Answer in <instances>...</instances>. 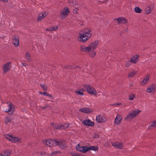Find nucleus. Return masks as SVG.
Masks as SVG:
<instances>
[{
  "instance_id": "obj_12",
  "label": "nucleus",
  "mask_w": 156,
  "mask_h": 156,
  "mask_svg": "<svg viewBox=\"0 0 156 156\" xmlns=\"http://www.w3.org/2000/svg\"><path fill=\"white\" fill-rule=\"evenodd\" d=\"M156 90V84H152L149 86L147 90V91L148 93H152Z\"/></svg>"
},
{
  "instance_id": "obj_41",
  "label": "nucleus",
  "mask_w": 156,
  "mask_h": 156,
  "mask_svg": "<svg viewBox=\"0 0 156 156\" xmlns=\"http://www.w3.org/2000/svg\"><path fill=\"white\" fill-rule=\"evenodd\" d=\"M44 96H47L49 97H51V95L50 94L46 92H44Z\"/></svg>"
},
{
  "instance_id": "obj_22",
  "label": "nucleus",
  "mask_w": 156,
  "mask_h": 156,
  "mask_svg": "<svg viewBox=\"0 0 156 156\" xmlns=\"http://www.w3.org/2000/svg\"><path fill=\"white\" fill-rule=\"evenodd\" d=\"M57 142L58 144H56L55 145L58 146L61 149H65L66 147V145L63 142L57 141Z\"/></svg>"
},
{
  "instance_id": "obj_3",
  "label": "nucleus",
  "mask_w": 156,
  "mask_h": 156,
  "mask_svg": "<svg viewBox=\"0 0 156 156\" xmlns=\"http://www.w3.org/2000/svg\"><path fill=\"white\" fill-rule=\"evenodd\" d=\"M140 111L139 110H133L132 111L129 112L128 114L125 117V119L126 120H130L133 119L137 115Z\"/></svg>"
},
{
  "instance_id": "obj_52",
  "label": "nucleus",
  "mask_w": 156,
  "mask_h": 156,
  "mask_svg": "<svg viewBox=\"0 0 156 156\" xmlns=\"http://www.w3.org/2000/svg\"><path fill=\"white\" fill-rule=\"evenodd\" d=\"M40 93L41 94H42L43 95H44V92H40Z\"/></svg>"
},
{
  "instance_id": "obj_24",
  "label": "nucleus",
  "mask_w": 156,
  "mask_h": 156,
  "mask_svg": "<svg viewBox=\"0 0 156 156\" xmlns=\"http://www.w3.org/2000/svg\"><path fill=\"white\" fill-rule=\"evenodd\" d=\"M11 153L10 150L5 151L3 153L0 154V156H9Z\"/></svg>"
},
{
  "instance_id": "obj_23",
  "label": "nucleus",
  "mask_w": 156,
  "mask_h": 156,
  "mask_svg": "<svg viewBox=\"0 0 156 156\" xmlns=\"http://www.w3.org/2000/svg\"><path fill=\"white\" fill-rule=\"evenodd\" d=\"M80 50L82 51L86 52H89L90 51L89 46L87 47L85 45L81 46L80 47Z\"/></svg>"
},
{
  "instance_id": "obj_5",
  "label": "nucleus",
  "mask_w": 156,
  "mask_h": 156,
  "mask_svg": "<svg viewBox=\"0 0 156 156\" xmlns=\"http://www.w3.org/2000/svg\"><path fill=\"white\" fill-rule=\"evenodd\" d=\"M8 108L4 110L6 112H8L10 115H12L15 111V107L14 105L12 103L8 104L7 106Z\"/></svg>"
},
{
  "instance_id": "obj_39",
  "label": "nucleus",
  "mask_w": 156,
  "mask_h": 156,
  "mask_svg": "<svg viewBox=\"0 0 156 156\" xmlns=\"http://www.w3.org/2000/svg\"><path fill=\"white\" fill-rule=\"evenodd\" d=\"M96 55V52L95 51H94L91 53L90 54V56L91 57H94Z\"/></svg>"
},
{
  "instance_id": "obj_45",
  "label": "nucleus",
  "mask_w": 156,
  "mask_h": 156,
  "mask_svg": "<svg viewBox=\"0 0 156 156\" xmlns=\"http://www.w3.org/2000/svg\"><path fill=\"white\" fill-rule=\"evenodd\" d=\"M78 9L77 8H75V9L73 10V12L75 13H77V10Z\"/></svg>"
},
{
  "instance_id": "obj_43",
  "label": "nucleus",
  "mask_w": 156,
  "mask_h": 156,
  "mask_svg": "<svg viewBox=\"0 0 156 156\" xmlns=\"http://www.w3.org/2000/svg\"><path fill=\"white\" fill-rule=\"evenodd\" d=\"M99 137V135L98 134H94V138H97Z\"/></svg>"
},
{
  "instance_id": "obj_6",
  "label": "nucleus",
  "mask_w": 156,
  "mask_h": 156,
  "mask_svg": "<svg viewBox=\"0 0 156 156\" xmlns=\"http://www.w3.org/2000/svg\"><path fill=\"white\" fill-rule=\"evenodd\" d=\"M69 125V124L67 123L61 125H57L54 123H52L51 124L52 126L56 129H65L67 128Z\"/></svg>"
},
{
  "instance_id": "obj_21",
  "label": "nucleus",
  "mask_w": 156,
  "mask_h": 156,
  "mask_svg": "<svg viewBox=\"0 0 156 156\" xmlns=\"http://www.w3.org/2000/svg\"><path fill=\"white\" fill-rule=\"evenodd\" d=\"M138 55H135L131 58L130 61L133 63H135L138 61Z\"/></svg>"
},
{
  "instance_id": "obj_28",
  "label": "nucleus",
  "mask_w": 156,
  "mask_h": 156,
  "mask_svg": "<svg viewBox=\"0 0 156 156\" xmlns=\"http://www.w3.org/2000/svg\"><path fill=\"white\" fill-rule=\"evenodd\" d=\"M136 73L137 71L136 70H133L129 73L128 75V77L129 78L132 77Z\"/></svg>"
},
{
  "instance_id": "obj_51",
  "label": "nucleus",
  "mask_w": 156,
  "mask_h": 156,
  "mask_svg": "<svg viewBox=\"0 0 156 156\" xmlns=\"http://www.w3.org/2000/svg\"><path fill=\"white\" fill-rule=\"evenodd\" d=\"M125 31L126 32H127L128 31V29L127 28L125 29Z\"/></svg>"
},
{
  "instance_id": "obj_30",
  "label": "nucleus",
  "mask_w": 156,
  "mask_h": 156,
  "mask_svg": "<svg viewBox=\"0 0 156 156\" xmlns=\"http://www.w3.org/2000/svg\"><path fill=\"white\" fill-rule=\"evenodd\" d=\"M83 88H81L80 89H79L78 90L76 91L75 92L76 94H78L80 95H83Z\"/></svg>"
},
{
  "instance_id": "obj_17",
  "label": "nucleus",
  "mask_w": 156,
  "mask_h": 156,
  "mask_svg": "<svg viewBox=\"0 0 156 156\" xmlns=\"http://www.w3.org/2000/svg\"><path fill=\"white\" fill-rule=\"evenodd\" d=\"M122 119V117L121 115H118L115 119V123L118 125L121 122Z\"/></svg>"
},
{
  "instance_id": "obj_2",
  "label": "nucleus",
  "mask_w": 156,
  "mask_h": 156,
  "mask_svg": "<svg viewBox=\"0 0 156 156\" xmlns=\"http://www.w3.org/2000/svg\"><path fill=\"white\" fill-rule=\"evenodd\" d=\"M4 137L6 139L14 143H20L22 142L20 138L18 137L10 135H5Z\"/></svg>"
},
{
  "instance_id": "obj_44",
  "label": "nucleus",
  "mask_w": 156,
  "mask_h": 156,
  "mask_svg": "<svg viewBox=\"0 0 156 156\" xmlns=\"http://www.w3.org/2000/svg\"><path fill=\"white\" fill-rule=\"evenodd\" d=\"M41 154L43 155L44 156H47L48 155V154H47L44 152H43L41 153Z\"/></svg>"
},
{
  "instance_id": "obj_11",
  "label": "nucleus",
  "mask_w": 156,
  "mask_h": 156,
  "mask_svg": "<svg viewBox=\"0 0 156 156\" xmlns=\"http://www.w3.org/2000/svg\"><path fill=\"white\" fill-rule=\"evenodd\" d=\"M98 41H95L94 42L91 43L89 46L90 51H93L96 48L98 45Z\"/></svg>"
},
{
  "instance_id": "obj_50",
  "label": "nucleus",
  "mask_w": 156,
  "mask_h": 156,
  "mask_svg": "<svg viewBox=\"0 0 156 156\" xmlns=\"http://www.w3.org/2000/svg\"><path fill=\"white\" fill-rule=\"evenodd\" d=\"M2 2H7L8 1V0H0Z\"/></svg>"
},
{
  "instance_id": "obj_16",
  "label": "nucleus",
  "mask_w": 156,
  "mask_h": 156,
  "mask_svg": "<svg viewBox=\"0 0 156 156\" xmlns=\"http://www.w3.org/2000/svg\"><path fill=\"white\" fill-rule=\"evenodd\" d=\"M83 123L85 126H92L94 125V123L90 120H85L83 122Z\"/></svg>"
},
{
  "instance_id": "obj_1",
  "label": "nucleus",
  "mask_w": 156,
  "mask_h": 156,
  "mask_svg": "<svg viewBox=\"0 0 156 156\" xmlns=\"http://www.w3.org/2000/svg\"><path fill=\"white\" fill-rule=\"evenodd\" d=\"M92 32L89 28L83 30L79 34V38L80 41L83 42H85L87 41L91 36Z\"/></svg>"
},
{
  "instance_id": "obj_15",
  "label": "nucleus",
  "mask_w": 156,
  "mask_h": 156,
  "mask_svg": "<svg viewBox=\"0 0 156 156\" xmlns=\"http://www.w3.org/2000/svg\"><path fill=\"white\" fill-rule=\"evenodd\" d=\"M48 15V13L46 12H44L42 13H40L38 15V16L37 18L38 21L41 20L44 18L46 16Z\"/></svg>"
},
{
  "instance_id": "obj_10",
  "label": "nucleus",
  "mask_w": 156,
  "mask_h": 156,
  "mask_svg": "<svg viewBox=\"0 0 156 156\" xmlns=\"http://www.w3.org/2000/svg\"><path fill=\"white\" fill-rule=\"evenodd\" d=\"M76 148L77 151L83 153H85L89 151V147L86 146L80 147L79 144L76 146Z\"/></svg>"
},
{
  "instance_id": "obj_49",
  "label": "nucleus",
  "mask_w": 156,
  "mask_h": 156,
  "mask_svg": "<svg viewBox=\"0 0 156 156\" xmlns=\"http://www.w3.org/2000/svg\"><path fill=\"white\" fill-rule=\"evenodd\" d=\"M22 65H23V66H27V64L25 63H22Z\"/></svg>"
},
{
  "instance_id": "obj_18",
  "label": "nucleus",
  "mask_w": 156,
  "mask_h": 156,
  "mask_svg": "<svg viewBox=\"0 0 156 156\" xmlns=\"http://www.w3.org/2000/svg\"><path fill=\"white\" fill-rule=\"evenodd\" d=\"M13 42L16 47H18L19 46V38L18 36L16 35L14 36L13 41Z\"/></svg>"
},
{
  "instance_id": "obj_19",
  "label": "nucleus",
  "mask_w": 156,
  "mask_h": 156,
  "mask_svg": "<svg viewBox=\"0 0 156 156\" xmlns=\"http://www.w3.org/2000/svg\"><path fill=\"white\" fill-rule=\"evenodd\" d=\"M80 112H82L85 113H87L91 112V110L88 108H84L79 109Z\"/></svg>"
},
{
  "instance_id": "obj_9",
  "label": "nucleus",
  "mask_w": 156,
  "mask_h": 156,
  "mask_svg": "<svg viewBox=\"0 0 156 156\" xmlns=\"http://www.w3.org/2000/svg\"><path fill=\"white\" fill-rule=\"evenodd\" d=\"M12 66V63L9 62L4 64L3 66V70L4 73H6L9 71Z\"/></svg>"
},
{
  "instance_id": "obj_53",
  "label": "nucleus",
  "mask_w": 156,
  "mask_h": 156,
  "mask_svg": "<svg viewBox=\"0 0 156 156\" xmlns=\"http://www.w3.org/2000/svg\"><path fill=\"white\" fill-rule=\"evenodd\" d=\"M106 1H108L109 0H105Z\"/></svg>"
},
{
  "instance_id": "obj_35",
  "label": "nucleus",
  "mask_w": 156,
  "mask_h": 156,
  "mask_svg": "<svg viewBox=\"0 0 156 156\" xmlns=\"http://www.w3.org/2000/svg\"><path fill=\"white\" fill-rule=\"evenodd\" d=\"M135 11L136 12L138 13H140L141 12V10L140 8L136 7L135 8Z\"/></svg>"
},
{
  "instance_id": "obj_47",
  "label": "nucleus",
  "mask_w": 156,
  "mask_h": 156,
  "mask_svg": "<svg viewBox=\"0 0 156 156\" xmlns=\"http://www.w3.org/2000/svg\"><path fill=\"white\" fill-rule=\"evenodd\" d=\"M70 67L69 66H67L65 67V69H69Z\"/></svg>"
},
{
  "instance_id": "obj_26",
  "label": "nucleus",
  "mask_w": 156,
  "mask_h": 156,
  "mask_svg": "<svg viewBox=\"0 0 156 156\" xmlns=\"http://www.w3.org/2000/svg\"><path fill=\"white\" fill-rule=\"evenodd\" d=\"M156 127V120L154 121L148 127V129H151L152 128Z\"/></svg>"
},
{
  "instance_id": "obj_25",
  "label": "nucleus",
  "mask_w": 156,
  "mask_h": 156,
  "mask_svg": "<svg viewBox=\"0 0 156 156\" xmlns=\"http://www.w3.org/2000/svg\"><path fill=\"white\" fill-rule=\"evenodd\" d=\"M98 150V147L97 146H92L89 147V151L92 150L94 151H96Z\"/></svg>"
},
{
  "instance_id": "obj_27",
  "label": "nucleus",
  "mask_w": 156,
  "mask_h": 156,
  "mask_svg": "<svg viewBox=\"0 0 156 156\" xmlns=\"http://www.w3.org/2000/svg\"><path fill=\"white\" fill-rule=\"evenodd\" d=\"M149 78V76L148 75H147L144 78V79L142 81V84H144L147 83Z\"/></svg>"
},
{
  "instance_id": "obj_40",
  "label": "nucleus",
  "mask_w": 156,
  "mask_h": 156,
  "mask_svg": "<svg viewBox=\"0 0 156 156\" xmlns=\"http://www.w3.org/2000/svg\"><path fill=\"white\" fill-rule=\"evenodd\" d=\"M58 153H59V151H53V152H52V153L51 154V155L52 156H55V155L56 154Z\"/></svg>"
},
{
  "instance_id": "obj_42",
  "label": "nucleus",
  "mask_w": 156,
  "mask_h": 156,
  "mask_svg": "<svg viewBox=\"0 0 156 156\" xmlns=\"http://www.w3.org/2000/svg\"><path fill=\"white\" fill-rule=\"evenodd\" d=\"M130 65V62H127L126 64V67L127 68L129 67Z\"/></svg>"
},
{
  "instance_id": "obj_55",
  "label": "nucleus",
  "mask_w": 156,
  "mask_h": 156,
  "mask_svg": "<svg viewBox=\"0 0 156 156\" xmlns=\"http://www.w3.org/2000/svg\"><path fill=\"white\" fill-rule=\"evenodd\" d=\"M45 108V107H44L43 108Z\"/></svg>"
},
{
  "instance_id": "obj_46",
  "label": "nucleus",
  "mask_w": 156,
  "mask_h": 156,
  "mask_svg": "<svg viewBox=\"0 0 156 156\" xmlns=\"http://www.w3.org/2000/svg\"><path fill=\"white\" fill-rule=\"evenodd\" d=\"M121 103H117L115 104H114V105L115 106H116L121 105Z\"/></svg>"
},
{
  "instance_id": "obj_7",
  "label": "nucleus",
  "mask_w": 156,
  "mask_h": 156,
  "mask_svg": "<svg viewBox=\"0 0 156 156\" xmlns=\"http://www.w3.org/2000/svg\"><path fill=\"white\" fill-rule=\"evenodd\" d=\"M43 143L50 147L55 146L56 144H58L57 141L51 139L46 140L43 141Z\"/></svg>"
},
{
  "instance_id": "obj_36",
  "label": "nucleus",
  "mask_w": 156,
  "mask_h": 156,
  "mask_svg": "<svg viewBox=\"0 0 156 156\" xmlns=\"http://www.w3.org/2000/svg\"><path fill=\"white\" fill-rule=\"evenodd\" d=\"M135 97V95L134 94H132L131 95H130L129 96V99L130 100L132 101L133 100L134 98Z\"/></svg>"
},
{
  "instance_id": "obj_31",
  "label": "nucleus",
  "mask_w": 156,
  "mask_h": 156,
  "mask_svg": "<svg viewBox=\"0 0 156 156\" xmlns=\"http://www.w3.org/2000/svg\"><path fill=\"white\" fill-rule=\"evenodd\" d=\"M30 57V53L29 52H27L25 55V58L27 61L30 62L31 61Z\"/></svg>"
},
{
  "instance_id": "obj_54",
  "label": "nucleus",
  "mask_w": 156,
  "mask_h": 156,
  "mask_svg": "<svg viewBox=\"0 0 156 156\" xmlns=\"http://www.w3.org/2000/svg\"><path fill=\"white\" fill-rule=\"evenodd\" d=\"M102 2L104 3V2Z\"/></svg>"
},
{
  "instance_id": "obj_13",
  "label": "nucleus",
  "mask_w": 156,
  "mask_h": 156,
  "mask_svg": "<svg viewBox=\"0 0 156 156\" xmlns=\"http://www.w3.org/2000/svg\"><path fill=\"white\" fill-rule=\"evenodd\" d=\"M112 145L115 148L122 149L123 146V144L121 142H116L112 143Z\"/></svg>"
},
{
  "instance_id": "obj_38",
  "label": "nucleus",
  "mask_w": 156,
  "mask_h": 156,
  "mask_svg": "<svg viewBox=\"0 0 156 156\" xmlns=\"http://www.w3.org/2000/svg\"><path fill=\"white\" fill-rule=\"evenodd\" d=\"M71 154L73 156H83L81 154H80L78 153H71Z\"/></svg>"
},
{
  "instance_id": "obj_32",
  "label": "nucleus",
  "mask_w": 156,
  "mask_h": 156,
  "mask_svg": "<svg viewBox=\"0 0 156 156\" xmlns=\"http://www.w3.org/2000/svg\"><path fill=\"white\" fill-rule=\"evenodd\" d=\"M11 119L10 117H6L5 118V124H8L9 123L11 122Z\"/></svg>"
},
{
  "instance_id": "obj_48",
  "label": "nucleus",
  "mask_w": 156,
  "mask_h": 156,
  "mask_svg": "<svg viewBox=\"0 0 156 156\" xmlns=\"http://www.w3.org/2000/svg\"><path fill=\"white\" fill-rule=\"evenodd\" d=\"M50 29H51L50 27L48 28H47L46 29V31H51Z\"/></svg>"
},
{
  "instance_id": "obj_37",
  "label": "nucleus",
  "mask_w": 156,
  "mask_h": 156,
  "mask_svg": "<svg viewBox=\"0 0 156 156\" xmlns=\"http://www.w3.org/2000/svg\"><path fill=\"white\" fill-rule=\"evenodd\" d=\"M41 86L42 87L44 90L46 91L47 89V86L45 85L41 84Z\"/></svg>"
},
{
  "instance_id": "obj_20",
  "label": "nucleus",
  "mask_w": 156,
  "mask_h": 156,
  "mask_svg": "<svg viewBox=\"0 0 156 156\" xmlns=\"http://www.w3.org/2000/svg\"><path fill=\"white\" fill-rule=\"evenodd\" d=\"M115 19L119 23H124L127 22L126 20L123 17H119Z\"/></svg>"
},
{
  "instance_id": "obj_8",
  "label": "nucleus",
  "mask_w": 156,
  "mask_h": 156,
  "mask_svg": "<svg viewBox=\"0 0 156 156\" xmlns=\"http://www.w3.org/2000/svg\"><path fill=\"white\" fill-rule=\"evenodd\" d=\"M69 11L68 8L67 7H65L62 9L61 11L60 17L61 19H63L66 18L69 14Z\"/></svg>"
},
{
  "instance_id": "obj_29",
  "label": "nucleus",
  "mask_w": 156,
  "mask_h": 156,
  "mask_svg": "<svg viewBox=\"0 0 156 156\" xmlns=\"http://www.w3.org/2000/svg\"><path fill=\"white\" fill-rule=\"evenodd\" d=\"M152 9V7H150L149 6H147L146 7L145 12L147 14L149 13Z\"/></svg>"
},
{
  "instance_id": "obj_14",
  "label": "nucleus",
  "mask_w": 156,
  "mask_h": 156,
  "mask_svg": "<svg viewBox=\"0 0 156 156\" xmlns=\"http://www.w3.org/2000/svg\"><path fill=\"white\" fill-rule=\"evenodd\" d=\"M96 120L98 122H105L106 119L102 115H99L97 116Z\"/></svg>"
},
{
  "instance_id": "obj_33",
  "label": "nucleus",
  "mask_w": 156,
  "mask_h": 156,
  "mask_svg": "<svg viewBox=\"0 0 156 156\" xmlns=\"http://www.w3.org/2000/svg\"><path fill=\"white\" fill-rule=\"evenodd\" d=\"M69 4L71 6H74L76 4V2L75 0H70L69 1Z\"/></svg>"
},
{
  "instance_id": "obj_34",
  "label": "nucleus",
  "mask_w": 156,
  "mask_h": 156,
  "mask_svg": "<svg viewBox=\"0 0 156 156\" xmlns=\"http://www.w3.org/2000/svg\"><path fill=\"white\" fill-rule=\"evenodd\" d=\"M50 30L51 31H56L58 29V27L57 26H55L50 27Z\"/></svg>"
},
{
  "instance_id": "obj_4",
  "label": "nucleus",
  "mask_w": 156,
  "mask_h": 156,
  "mask_svg": "<svg viewBox=\"0 0 156 156\" xmlns=\"http://www.w3.org/2000/svg\"><path fill=\"white\" fill-rule=\"evenodd\" d=\"M83 88L88 93L90 94H93L96 96L97 93L94 88L89 85L85 84L83 85Z\"/></svg>"
}]
</instances>
